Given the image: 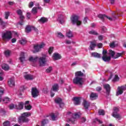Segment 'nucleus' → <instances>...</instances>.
<instances>
[{
  "label": "nucleus",
  "mask_w": 126,
  "mask_h": 126,
  "mask_svg": "<svg viewBox=\"0 0 126 126\" xmlns=\"http://www.w3.org/2000/svg\"><path fill=\"white\" fill-rule=\"evenodd\" d=\"M47 55L44 54L43 55V57H40L38 59V57H31L29 58L30 62H32V63H36L37 61H38V63L39 64V66H45L47 63Z\"/></svg>",
  "instance_id": "nucleus-1"
},
{
  "label": "nucleus",
  "mask_w": 126,
  "mask_h": 126,
  "mask_svg": "<svg viewBox=\"0 0 126 126\" xmlns=\"http://www.w3.org/2000/svg\"><path fill=\"white\" fill-rule=\"evenodd\" d=\"M31 116V113L30 112H25L23 113L21 117L19 118L18 123L19 124H22V123H28L29 122V119H28V117Z\"/></svg>",
  "instance_id": "nucleus-2"
},
{
  "label": "nucleus",
  "mask_w": 126,
  "mask_h": 126,
  "mask_svg": "<svg viewBox=\"0 0 126 126\" xmlns=\"http://www.w3.org/2000/svg\"><path fill=\"white\" fill-rule=\"evenodd\" d=\"M73 83L76 85H79V86H82L83 83H84L83 78L75 77L73 79Z\"/></svg>",
  "instance_id": "nucleus-3"
},
{
  "label": "nucleus",
  "mask_w": 126,
  "mask_h": 126,
  "mask_svg": "<svg viewBox=\"0 0 126 126\" xmlns=\"http://www.w3.org/2000/svg\"><path fill=\"white\" fill-rule=\"evenodd\" d=\"M71 22L72 24H76L77 26L81 25V21L79 20V17L76 15L72 16L71 17Z\"/></svg>",
  "instance_id": "nucleus-4"
},
{
  "label": "nucleus",
  "mask_w": 126,
  "mask_h": 126,
  "mask_svg": "<svg viewBox=\"0 0 126 126\" xmlns=\"http://www.w3.org/2000/svg\"><path fill=\"white\" fill-rule=\"evenodd\" d=\"M3 40H10L12 38V33L11 32H6L1 34Z\"/></svg>",
  "instance_id": "nucleus-5"
},
{
  "label": "nucleus",
  "mask_w": 126,
  "mask_h": 126,
  "mask_svg": "<svg viewBox=\"0 0 126 126\" xmlns=\"http://www.w3.org/2000/svg\"><path fill=\"white\" fill-rule=\"evenodd\" d=\"M46 46V44L44 43H42L40 44H36L34 45L33 47V53H38V52H40L43 48H44Z\"/></svg>",
  "instance_id": "nucleus-6"
},
{
  "label": "nucleus",
  "mask_w": 126,
  "mask_h": 126,
  "mask_svg": "<svg viewBox=\"0 0 126 126\" xmlns=\"http://www.w3.org/2000/svg\"><path fill=\"white\" fill-rule=\"evenodd\" d=\"M102 60L104 62H108L109 61H111V56H108V52L107 50H103L102 51Z\"/></svg>",
  "instance_id": "nucleus-7"
},
{
  "label": "nucleus",
  "mask_w": 126,
  "mask_h": 126,
  "mask_svg": "<svg viewBox=\"0 0 126 126\" xmlns=\"http://www.w3.org/2000/svg\"><path fill=\"white\" fill-rule=\"evenodd\" d=\"M126 90V86H122L121 87H118V91L116 93V96H119V95H121L122 93H124V91Z\"/></svg>",
  "instance_id": "nucleus-8"
},
{
  "label": "nucleus",
  "mask_w": 126,
  "mask_h": 126,
  "mask_svg": "<svg viewBox=\"0 0 126 126\" xmlns=\"http://www.w3.org/2000/svg\"><path fill=\"white\" fill-rule=\"evenodd\" d=\"M78 118H79V115L78 113L72 114V118L69 119V123H71V124H75V119H78Z\"/></svg>",
  "instance_id": "nucleus-9"
},
{
  "label": "nucleus",
  "mask_w": 126,
  "mask_h": 126,
  "mask_svg": "<svg viewBox=\"0 0 126 126\" xmlns=\"http://www.w3.org/2000/svg\"><path fill=\"white\" fill-rule=\"evenodd\" d=\"M39 90L36 88H32V95L33 98H36L39 96Z\"/></svg>",
  "instance_id": "nucleus-10"
},
{
  "label": "nucleus",
  "mask_w": 126,
  "mask_h": 126,
  "mask_svg": "<svg viewBox=\"0 0 126 126\" xmlns=\"http://www.w3.org/2000/svg\"><path fill=\"white\" fill-rule=\"evenodd\" d=\"M113 110H114V112L112 114L113 117H114V118H115L116 119H121V115L118 114V112H119V108L114 107Z\"/></svg>",
  "instance_id": "nucleus-11"
},
{
  "label": "nucleus",
  "mask_w": 126,
  "mask_h": 126,
  "mask_svg": "<svg viewBox=\"0 0 126 126\" xmlns=\"http://www.w3.org/2000/svg\"><path fill=\"white\" fill-rule=\"evenodd\" d=\"M52 59L53 61H59V60H61V59H62V56L58 53H54L52 56Z\"/></svg>",
  "instance_id": "nucleus-12"
},
{
  "label": "nucleus",
  "mask_w": 126,
  "mask_h": 126,
  "mask_svg": "<svg viewBox=\"0 0 126 126\" xmlns=\"http://www.w3.org/2000/svg\"><path fill=\"white\" fill-rule=\"evenodd\" d=\"M99 18L101 19V20H104L105 18H107V19H109L110 21H113V20H115V18H111L110 17H108L106 16L105 15H98Z\"/></svg>",
  "instance_id": "nucleus-13"
},
{
  "label": "nucleus",
  "mask_w": 126,
  "mask_h": 126,
  "mask_svg": "<svg viewBox=\"0 0 126 126\" xmlns=\"http://www.w3.org/2000/svg\"><path fill=\"white\" fill-rule=\"evenodd\" d=\"M103 87L104 89H105L107 95H109V94H110V92H111V87L110 86V85L108 84H104Z\"/></svg>",
  "instance_id": "nucleus-14"
},
{
  "label": "nucleus",
  "mask_w": 126,
  "mask_h": 126,
  "mask_svg": "<svg viewBox=\"0 0 126 126\" xmlns=\"http://www.w3.org/2000/svg\"><path fill=\"white\" fill-rule=\"evenodd\" d=\"M57 21L61 24H63L64 23V16H63V15H59Z\"/></svg>",
  "instance_id": "nucleus-15"
},
{
  "label": "nucleus",
  "mask_w": 126,
  "mask_h": 126,
  "mask_svg": "<svg viewBox=\"0 0 126 126\" xmlns=\"http://www.w3.org/2000/svg\"><path fill=\"white\" fill-rule=\"evenodd\" d=\"M8 84L10 86V87H13V86L15 85L14 79L12 78L9 79L8 81Z\"/></svg>",
  "instance_id": "nucleus-16"
},
{
  "label": "nucleus",
  "mask_w": 126,
  "mask_h": 126,
  "mask_svg": "<svg viewBox=\"0 0 126 126\" xmlns=\"http://www.w3.org/2000/svg\"><path fill=\"white\" fill-rule=\"evenodd\" d=\"M23 107H24V103L23 102H20L18 105H15V108L17 110H22Z\"/></svg>",
  "instance_id": "nucleus-17"
},
{
  "label": "nucleus",
  "mask_w": 126,
  "mask_h": 126,
  "mask_svg": "<svg viewBox=\"0 0 126 126\" xmlns=\"http://www.w3.org/2000/svg\"><path fill=\"white\" fill-rule=\"evenodd\" d=\"M24 78L27 80H33V79H34V76L31 74L25 75Z\"/></svg>",
  "instance_id": "nucleus-18"
},
{
  "label": "nucleus",
  "mask_w": 126,
  "mask_h": 126,
  "mask_svg": "<svg viewBox=\"0 0 126 126\" xmlns=\"http://www.w3.org/2000/svg\"><path fill=\"white\" fill-rule=\"evenodd\" d=\"M92 57L94 58H97V59H100L102 57V55L96 52H93L91 53Z\"/></svg>",
  "instance_id": "nucleus-19"
},
{
  "label": "nucleus",
  "mask_w": 126,
  "mask_h": 126,
  "mask_svg": "<svg viewBox=\"0 0 126 126\" xmlns=\"http://www.w3.org/2000/svg\"><path fill=\"white\" fill-rule=\"evenodd\" d=\"M30 101H26L25 103V108L26 110H30L31 108H32V106L29 104Z\"/></svg>",
  "instance_id": "nucleus-20"
},
{
  "label": "nucleus",
  "mask_w": 126,
  "mask_h": 126,
  "mask_svg": "<svg viewBox=\"0 0 126 126\" xmlns=\"http://www.w3.org/2000/svg\"><path fill=\"white\" fill-rule=\"evenodd\" d=\"M76 77H83L84 74L81 71H77L75 74Z\"/></svg>",
  "instance_id": "nucleus-21"
},
{
  "label": "nucleus",
  "mask_w": 126,
  "mask_h": 126,
  "mask_svg": "<svg viewBox=\"0 0 126 126\" xmlns=\"http://www.w3.org/2000/svg\"><path fill=\"white\" fill-rule=\"evenodd\" d=\"M98 98V94L96 93H92L90 95L91 100H95Z\"/></svg>",
  "instance_id": "nucleus-22"
},
{
  "label": "nucleus",
  "mask_w": 126,
  "mask_h": 126,
  "mask_svg": "<svg viewBox=\"0 0 126 126\" xmlns=\"http://www.w3.org/2000/svg\"><path fill=\"white\" fill-rule=\"evenodd\" d=\"M38 22H39V23H46V22H48V18L45 17H41L38 20Z\"/></svg>",
  "instance_id": "nucleus-23"
},
{
  "label": "nucleus",
  "mask_w": 126,
  "mask_h": 126,
  "mask_svg": "<svg viewBox=\"0 0 126 126\" xmlns=\"http://www.w3.org/2000/svg\"><path fill=\"white\" fill-rule=\"evenodd\" d=\"M74 104L75 105H79L80 104V98L74 97Z\"/></svg>",
  "instance_id": "nucleus-24"
},
{
  "label": "nucleus",
  "mask_w": 126,
  "mask_h": 126,
  "mask_svg": "<svg viewBox=\"0 0 126 126\" xmlns=\"http://www.w3.org/2000/svg\"><path fill=\"white\" fill-rule=\"evenodd\" d=\"M96 46V42H91V44L90 45V48L92 51H93L94 50V48H95V46Z\"/></svg>",
  "instance_id": "nucleus-25"
},
{
  "label": "nucleus",
  "mask_w": 126,
  "mask_h": 126,
  "mask_svg": "<svg viewBox=\"0 0 126 126\" xmlns=\"http://www.w3.org/2000/svg\"><path fill=\"white\" fill-rule=\"evenodd\" d=\"M83 105L85 109H88L89 107V102L85 100H84Z\"/></svg>",
  "instance_id": "nucleus-26"
},
{
  "label": "nucleus",
  "mask_w": 126,
  "mask_h": 126,
  "mask_svg": "<svg viewBox=\"0 0 126 126\" xmlns=\"http://www.w3.org/2000/svg\"><path fill=\"white\" fill-rule=\"evenodd\" d=\"M24 18H25L24 17L23 15H22V14L20 15V19L21 21L19 22V24H20L21 26H22V25H23V23H24V21H23Z\"/></svg>",
  "instance_id": "nucleus-27"
},
{
  "label": "nucleus",
  "mask_w": 126,
  "mask_h": 126,
  "mask_svg": "<svg viewBox=\"0 0 126 126\" xmlns=\"http://www.w3.org/2000/svg\"><path fill=\"white\" fill-rule=\"evenodd\" d=\"M59 90V85L55 84L52 87V91L57 92Z\"/></svg>",
  "instance_id": "nucleus-28"
},
{
  "label": "nucleus",
  "mask_w": 126,
  "mask_h": 126,
  "mask_svg": "<svg viewBox=\"0 0 126 126\" xmlns=\"http://www.w3.org/2000/svg\"><path fill=\"white\" fill-rule=\"evenodd\" d=\"M19 60L21 63H22L25 60V57L24 56V53L21 52L20 55V57L19 58Z\"/></svg>",
  "instance_id": "nucleus-29"
},
{
  "label": "nucleus",
  "mask_w": 126,
  "mask_h": 126,
  "mask_svg": "<svg viewBox=\"0 0 126 126\" xmlns=\"http://www.w3.org/2000/svg\"><path fill=\"white\" fill-rule=\"evenodd\" d=\"M50 117L52 121H56L57 120V116L55 115L54 113H51L50 114Z\"/></svg>",
  "instance_id": "nucleus-30"
},
{
  "label": "nucleus",
  "mask_w": 126,
  "mask_h": 126,
  "mask_svg": "<svg viewBox=\"0 0 126 126\" xmlns=\"http://www.w3.org/2000/svg\"><path fill=\"white\" fill-rule=\"evenodd\" d=\"M2 68L4 69V70H8V69H9V66L7 64L4 63L2 65Z\"/></svg>",
  "instance_id": "nucleus-31"
},
{
  "label": "nucleus",
  "mask_w": 126,
  "mask_h": 126,
  "mask_svg": "<svg viewBox=\"0 0 126 126\" xmlns=\"http://www.w3.org/2000/svg\"><path fill=\"white\" fill-rule=\"evenodd\" d=\"M32 27L30 26H27L25 29L26 33H29V32H31V30H32Z\"/></svg>",
  "instance_id": "nucleus-32"
},
{
  "label": "nucleus",
  "mask_w": 126,
  "mask_h": 126,
  "mask_svg": "<svg viewBox=\"0 0 126 126\" xmlns=\"http://www.w3.org/2000/svg\"><path fill=\"white\" fill-rule=\"evenodd\" d=\"M55 101L56 104H58L59 105H60V104H61L63 102L61 98L59 97H57L56 98H55Z\"/></svg>",
  "instance_id": "nucleus-33"
},
{
  "label": "nucleus",
  "mask_w": 126,
  "mask_h": 126,
  "mask_svg": "<svg viewBox=\"0 0 126 126\" xmlns=\"http://www.w3.org/2000/svg\"><path fill=\"white\" fill-rule=\"evenodd\" d=\"M66 36L68 37V38H71L73 37V34H72V32L71 31H69L66 32Z\"/></svg>",
  "instance_id": "nucleus-34"
},
{
  "label": "nucleus",
  "mask_w": 126,
  "mask_h": 126,
  "mask_svg": "<svg viewBox=\"0 0 126 126\" xmlns=\"http://www.w3.org/2000/svg\"><path fill=\"white\" fill-rule=\"evenodd\" d=\"M2 95H3V89L0 88V103L2 100Z\"/></svg>",
  "instance_id": "nucleus-35"
},
{
  "label": "nucleus",
  "mask_w": 126,
  "mask_h": 126,
  "mask_svg": "<svg viewBox=\"0 0 126 126\" xmlns=\"http://www.w3.org/2000/svg\"><path fill=\"white\" fill-rule=\"evenodd\" d=\"M10 100H11L10 98H8V97H5L2 99V101H3V103H8L9 102H10Z\"/></svg>",
  "instance_id": "nucleus-36"
},
{
  "label": "nucleus",
  "mask_w": 126,
  "mask_h": 126,
  "mask_svg": "<svg viewBox=\"0 0 126 126\" xmlns=\"http://www.w3.org/2000/svg\"><path fill=\"white\" fill-rule=\"evenodd\" d=\"M48 123H49V120H48V119H43L41 121V126H44L45 125H47Z\"/></svg>",
  "instance_id": "nucleus-37"
},
{
  "label": "nucleus",
  "mask_w": 126,
  "mask_h": 126,
  "mask_svg": "<svg viewBox=\"0 0 126 126\" xmlns=\"http://www.w3.org/2000/svg\"><path fill=\"white\" fill-rule=\"evenodd\" d=\"M108 54L110 55V57H112L114 59L115 57V52L114 51L110 50Z\"/></svg>",
  "instance_id": "nucleus-38"
},
{
  "label": "nucleus",
  "mask_w": 126,
  "mask_h": 126,
  "mask_svg": "<svg viewBox=\"0 0 126 126\" xmlns=\"http://www.w3.org/2000/svg\"><path fill=\"white\" fill-rule=\"evenodd\" d=\"M19 43L21 45H25L27 43V41L26 39H22L19 40Z\"/></svg>",
  "instance_id": "nucleus-39"
},
{
  "label": "nucleus",
  "mask_w": 126,
  "mask_h": 126,
  "mask_svg": "<svg viewBox=\"0 0 126 126\" xmlns=\"http://www.w3.org/2000/svg\"><path fill=\"white\" fill-rule=\"evenodd\" d=\"M98 115L100 116H104V115H105V111H104V110H99L98 111Z\"/></svg>",
  "instance_id": "nucleus-40"
},
{
  "label": "nucleus",
  "mask_w": 126,
  "mask_h": 126,
  "mask_svg": "<svg viewBox=\"0 0 126 126\" xmlns=\"http://www.w3.org/2000/svg\"><path fill=\"white\" fill-rule=\"evenodd\" d=\"M89 33L91 35H98V33L94 30H92L89 32Z\"/></svg>",
  "instance_id": "nucleus-41"
},
{
  "label": "nucleus",
  "mask_w": 126,
  "mask_h": 126,
  "mask_svg": "<svg viewBox=\"0 0 126 126\" xmlns=\"http://www.w3.org/2000/svg\"><path fill=\"white\" fill-rule=\"evenodd\" d=\"M0 25H1L2 27H4L5 26V23L2 21V20L0 18Z\"/></svg>",
  "instance_id": "nucleus-42"
},
{
  "label": "nucleus",
  "mask_w": 126,
  "mask_h": 126,
  "mask_svg": "<svg viewBox=\"0 0 126 126\" xmlns=\"http://www.w3.org/2000/svg\"><path fill=\"white\" fill-rule=\"evenodd\" d=\"M119 80H120V78L118 75H115L114 79H113V81L116 82V81H119Z\"/></svg>",
  "instance_id": "nucleus-43"
},
{
  "label": "nucleus",
  "mask_w": 126,
  "mask_h": 126,
  "mask_svg": "<svg viewBox=\"0 0 126 126\" xmlns=\"http://www.w3.org/2000/svg\"><path fill=\"white\" fill-rule=\"evenodd\" d=\"M4 55L6 57H9V55H10V51L9 50H6L4 52Z\"/></svg>",
  "instance_id": "nucleus-44"
},
{
  "label": "nucleus",
  "mask_w": 126,
  "mask_h": 126,
  "mask_svg": "<svg viewBox=\"0 0 126 126\" xmlns=\"http://www.w3.org/2000/svg\"><path fill=\"white\" fill-rule=\"evenodd\" d=\"M53 51H54V47H50L48 50V53H49V55H51L52 53H53Z\"/></svg>",
  "instance_id": "nucleus-45"
},
{
  "label": "nucleus",
  "mask_w": 126,
  "mask_h": 126,
  "mask_svg": "<svg viewBox=\"0 0 126 126\" xmlns=\"http://www.w3.org/2000/svg\"><path fill=\"white\" fill-rule=\"evenodd\" d=\"M122 53H117L116 56H114L113 59H118V58H120V57H122Z\"/></svg>",
  "instance_id": "nucleus-46"
},
{
  "label": "nucleus",
  "mask_w": 126,
  "mask_h": 126,
  "mask_svg": "<svg viewBox=\"0 0 126 126\" xmlns=\"http://www.w3.org/2000/svg\"><path fill=\"white\" fill-rule=\"evenodd\" d=\"M32 13L35 14L37 13V7H33L32 10Z\"/></svg>",
  "instance_id": "nucleus-47"
},
{
  "label": "nucleus",
  "mask_w": 126,
  "mask_h": 126,
  "mask_svg": "<svg viewBox=\"0 0 126 126\" xmlns=\"http://www.w3.org/2000/svg\"><path fill=\"white\" fill-rule=\"evenodd\" d=\"M3 125L4 126H10V123H9V121H6L3 123Z\"/></svg>",
  "instance_id": "nucleus-48"
},
{
  "label": "nucleus",
  "mask_w": 126,
  "mask_h": 126,
  "mask_svg": "<svg viewBox=\"0 0 126 126\" xmlns=\"http://www.w3.org/2000/svg\"><path fill=\"white\" fill-rule=\"evenodd\" d=\"M9 108L10 110H13V109H15V105L14 106V104H11L9 106Z\"/></svg>",
  "instance_id": "nucleus-49"
},
{
  "label": "nucleus",
  "mask_w": 126,
  "mask_h": 126,
  "mask_svg": "<svg viewBox=\"0 0 126 126\" xmlns=\"http://www.w3.org/2000/svg\"><path fill=\"white\" fill-rule=\"evenodd\" d=\"M5 19H8V16H9V12H5Z\"/></svg>",
  "instance_id": "nucleus-50"
},
{
  "label": "nucleus",
  "mask_w": 126,
  "mask_h": 126,
  "mask_svg": "<svg viewBox=\"0 0 126 126\" xmlns=\"http://www.w3.org/2000/svg\"><path fill=\"white\" fill-rule=\"evenodd\" d=\"M16 12L18 15H22V11L20 9H18L16 11Z\"/></svg>",
  "instance_id": "nucleus-51"
},
{
  "label": "nucleus",
  "mask_w": 126,
  "mask_h": 126,
  "mask_svg": "<svg viewBox=\"0 0 126 126\" xmlns=\"http://www.w3.org/2000/svg\"><path fill=\"white\" fill-rule=\"evenodd\" d=\"M58 36L59 38H63L64 36L62 32H58Z\"/></svg>",
  "instance_id": "nucleus-52"
},
{
  "label": "nucleus",
  "mask_w": 126,
  "mask_h": 126,
  "mask_svg": "<svg viewBox=\"0 0 126 126\" xmlns=\"http://www.w3.org/2000/svg\"><path fill=\"white\" fill-rule=\"evenodd\" d=\"M110 48H115L116 47V45H115V42H112L110 44Z\"/></svg>",
  "instance_id": "nucleus-53"
},
{
  "label": "nucleus",
  "mask_w": 126,
  "mask_h": 126,
  "mask_svg": "<svg viewBox=\"0 0 126 126\" xmlns=\"http://www.w3.org/2000/svg\"><path fill=\"white\" fill-rule=\"evenodd\" d=\"M53 69L52 67H49L48 68H47L46 69V72H50L51 71H52V70Z\"/></svg>",
  "instance_id": "nucleus-54"
},
{
  "label": "nucleus",
  "mask_w": 126,
  "mask_h": 126,
  "mask_svg": "<svg viewBox=\"0 0 126 126\" xmlns=\"http://www.w3.org/2000/svg\"><path fill=\"white\" fill-rule=\"evenodd\" d=\"M102 90V88L101 87H97L96 88V91H97V92H100Z\"/></svg>",
  "instance_id": "nucleus-55"
},
{
  "label": "nucleus",
  "mask_w": 126,
  "mask_h": 126,
  "mask_svg": "<svg viewBox=\"0 0 126 126\" xmlns=\"http://www.w3.org/2000/svg\"><path fill=\"white\" fill-rule=\"evenodd\" d=\"M102 33H105L107 31V29L105 27L102 28Z\"/></svg>",
  "instance_id": "nucleus-56"
},
{
  "label": "nucleus",
  "mask_w": 126,
  "mask_h": 126,
  "mask_svg": "<svg viewBox=\"0 0 126 126\" xmlns=\"http://www.w3.org/2000/svg\"><path fill=\"white\" fill-rule=\"evenodd\" d=\"M88 20V18L87 17H85L84 19V20H83V22L85 24H86V23H87V21Z\"/></svg>",
  "instance_id": "nucleus-57"
},
{
  "label": "nucleus",
  "mask_w": 126,
  "mask_h": 126,
  "mask_svg": "<svg viewBox=\"0 0 126 126\" xmlns=\"http://www.w3.org/2000/svg\"><path fill=\"white\" fill-rule=\"evenodd\" d=\"M60 107V108H63L64 106V104L63 103V101L59 104Z\"/></svg>",
  "instance_id": "nucleus-58"
},
{
  "label": "nucleus",
  "mask_w": 126,
  "mask_h": 126,
  "mask_svg": "<svg viewBox=\"0 0 126 126\" xmlns=\"http://www.w3.org/2000/svg\"><path fill=\"white\" fill-rule=\"evenodd\" d=\"M96 46H97L98 48H102L103 44L101 43H98L96 45Z\"/></svg>",
  "instance_id": "nucleus-59"
},
{
  "label": "nucleus",
  "mask_w": 126,
  "mask_h": 126,
  "mask_svg": "<svg viewBox=\"0 0 126 126\" xmlns=\"http://www.w3.org/2000/svg\"><path fill=\"white\" fill-rule=\"evenodd\" d=\"M1 76H2V73L0 72V81H2V80H3V78Z\"/></svg>",
  "instance_id": "nucleus-60"
},
{
  "label": "nucleus",
  "mask_w": 126,
  "mask_h": 126,
  "mask_svg": "<svg viewBox=\"0 0 126 126\" xmlns=\"http://www.w3.org/2000/svg\"><path fill=\"white\" fill-rule=\"evenodd\" d=\"M65 43H66V44H67L68 45H70V44H71V41H70V40H66Z\"/></svg>",
  "instance_id": "nucleus-61"
},
{
  "label": "nucleus",
  "mask_w": 126,
  "mask_h": 126,
  "mask_svg": "<svg viewBox=\"0 0 126 126\" xmlns=\"http://www.w3.org/2000/svg\"><path fill=\"white\" fill-rule=\"evenodd\" d=\"M34 5V3L33 2H31L30 3L29 7H32Z\"/></svg>",
  "instance_id": "nucleus-62"
},
{
  "label": "nucleus",
  "mask_w": 126,
  "mask_h": 126,
  "mask_svg": "<svg viewBox=\"0 0 126 126\" xmlns=\"http://www.w3.org/2000/svg\"><path fill=\"white\" fill-rule=\"evenodd\" d=\"M30 15H31L30 13H27V17L28 19H30V16H31Z\"/></svg>",
  "instance_id": "nucleus-63"
},
{
  "label": "nucleus",
  "mask_w": 126,
  "mask_h": 126,
  "mask_svg": "<svg viewBox=\"0 0 126 126\" xmlns=\"http://www.w3.org/2000/svg\"><path fill=\"white\" fill-rule=\"evenodd\" d=\"M11 42L12 43H15V42H16V38H14L13 39H11Z\"/></svg>",
  "instance_id": "nucleus-64"
}]
</instances>
